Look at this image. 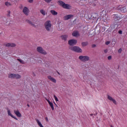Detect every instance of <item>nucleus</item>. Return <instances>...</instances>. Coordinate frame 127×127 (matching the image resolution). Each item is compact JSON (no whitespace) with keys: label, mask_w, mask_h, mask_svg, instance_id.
<instances>
[{"label":"nucleus","mask_w":127,"mask_h":127,"mask_svg":"<svg viewBox=\"0 0 127 127\" xmlns=\"http://www.w3.org/2000/svg\"><path fill=\"white\" fill-rule=\"evenodd\" d=\"M15 74L14 73H9L8 74V78H11L12 79H13L15 78Z\"/></svg>","instance_id":"17"},{"label":"nucleus","mask_w":127,"mask_h":127,"mask_svg":"<svg viewBox=\"0 0 127 127\" xmlns=\"http://www.w3.org/2000/svg\"><path fill=\"white\" fill-rule=\"evenodd\" d=\"M72 35L74 37H78V36H80V34H79V32L77 31H74L72 32Z\"/></svg>","instance_id":"12"},{"label":"nucleus","mask_w":127,"mask_h":127,"mask_svg":"<svg viewBox=\"0 0 127 127\" xmlns=\"http://www.w3.org/2000/svg\"><path fill=\"white\" fill-rule=\"evenodd\" d=\"M46 2H50L52 0H44Z\"/></svg>","instance_id":"30"},{"label":"nucleus","mask_w":127,"mask_h":127,"mask_svg":"<svg viewBox=\"0 0 127 127\" xmlns=\"http://www.w3.org/2000/svg\"><path fill=\"white\" fill-rule=\"evenodd\" d=\"M121 10L123 12H125V11H127V9L126 8V7H124L121 9Z\"/></svg>","instance_id":"25"},{"label":"nucleus","mask_w":127,"mask_h":127,"mask_svg":"<svg viewBox=\"0 0 127 127\" xmlns=\"http://www.w3.org/2000/svg\"><path fill=\"white\" fill-rule=\"evenodd\" d=\"M5 5H6V6H9L10 5H11V4L8 1H6L5 2Z\"/></svg>","instance_id":"23"},{"label":"nucleus","mask_w":127,"mask_h":127,"mask_svg":"<svg viewBox=\"0 0 127 127\" xmlns=\"http://www.w3.org/2000/svg\"><path fill=\"white\" fill-rule=\"evenodd\" d=\"M7 47H15V45L14 43H7L6 45Z\"/></svg>","instance_id":"16"},{"label":"nucleus","mask_w":127,"mask_h":127,"mask_svg":"<svg viewBox=\"0 0 127 127\" xmlns=\"http://www.w3.org/2000/svg\"><path fill=\"white\" fill-rule=\"evenodd\" d=\"M48 78L53 83H56L57 82L56 79L50 75L48 76Z\"/></svg>","instance_id":"14"},{"label":"nucleus","mask_w":127,"mask_h":127,"mask_svg":"<svg viewBox=\"0 0 127 127\" xmlns=\"http://www.w3.org/2000/svg\"><path fill=\"white\" fill-rule=\"evenodd\" d=\"M29 2L30 3H32V2H33V0H28Z\"/></svg>","instance_id":"34"},{"label":"nucleus","mask_w":127,"mask_h":127,"mask_svg":"<svg viewBox=\"0 0 127 127\" xmlns=\"http://www.w3.org/2000/svg\"><path fill=\"white\" fill-rule=\"evenodd\" d=\"M37 51L39 52V53H41V54H43V55H46V54H47L46 51L43 50V48L41 47H38L37 48Z\"/></svg>","instance_id":"5"},{"label":"nucleus","mask_w":127,"mask_h":127,"mask_svg":"<svg viewBox=\"0 0 127 127\" xmlns=\"http://www.w3.org/2000/svg\"><path fill=\"white\" fill-rule=\"evenodd\" d=\"M44 25H45L46 30L47 31H50V30H51V27L52 26V25L51 24V21L50 20L46 21V22H45Z\"/></svg>","instance_id":"3"},{"label":"nucleus","mask_w":127,"mask_h":127,"mask_svg":"<svg viewBox=\"0 0 127 127\" xmlns=\"http://www.w3.org/2000/svg\"><path fill=\"white\" fill-rule=\"evenodd\" d=\"M7 112L8 116H9V117H11V118H12L13 119L16 120V121L18 120L17 119V118H16V117L14 116L13 115H12V114H11V111H10L9 109L7 110Z\"/></svg>","instance_id":"7"},{"label":"nucleus","mask_w":127,"mask_h":127,"mask_svg":"<svg viewBox=\"0 0 127 127\" xmlns=\"http://www.w3.org/2000/svg\"><path fill=\"white\" fill-rule=\"evenodd\" d=\"M88 42H83L81 43L82 46H87L88 45Z\"/></svg>","instance_id":"22"},{"label":"nucleus","mask_w":127,"mask_h":127,"mask_svg":"<svg viewBox=\"0 0 127 127\" xmlns=\"http://www.w3.org/2000/svg\"><path fill=\"white\" fill-rule=\"evenodd\" d=\"M68 44L70 46L76 45L77 44V40L76 39H70L68 41Z\"/></svg>","instance_id":"6"},{"label":"nucleus","mask_w":127,"mask_h":127,"mask_svg":"<svg viewBox=\"0 0 127 127\" xmlns=\"http://www.w3.org/2000/svg\"><path fill=\"white\" fill-rule=\"evenodd\" d=\"M118 32H119V34H123V31H122V30L119 31Z\"/></svg>","instance_id":"31"},{"label":"nucleus","mask_w":127,"mask_h":127,"mask_svg":"<svg viewBox=\"0 0 127 127\" xmlns=\"http://www.w3.org/2000/svg\"><path fill=\"white\" fill-rule=\"evenodd\" d=\"M108 99L110 101H111L112 102H113V103L115 104V105H117V101L114 99V98H113V97H112L111 96L108 95Z\"/></svg>","instance_id":"11"},{"label":"nucleus","mask_w":127,"mask_h":127,"mask_svg":"<svg viewBox=\"0 0 127 127\" xmlns=\"http://www.w3.org/2000/svg\"><path fill=\"white\" fill-rule=\"evenodd\" d=\"M23 12L25 14V15H28L29 13V9H28V7L25 6L23 8Z\"/></svg>","instance_id":"8"},{"label":"nucleus","mask_w":127,"mask_h":127,"mask_svg":"<svg viewBox=\"0 0 127 127\" xmlns=\"http://www.w3.org/2000/svg\"><path fill=\"white\" fill-rule=\"evenodd\" d=\"M36 121L37 122V124L39 127H44L39 120L36 119Z\"/></svg>","instance_id":"15"},{"label":"nucleus","mask_w":127,"mask_h":127,"mask_svg":"<svg viewBox=\"0 0 127 127\" xmlns=\"http://www.w3.org/2000/svg\"><path fill=\"white\" fill-rule=\"evenodd\" d=\"M122 49H120L118 50V53H122Z\"/></svg>","instance_id":"33"},{"label":"nucleus","mask_w":127,"mask_h":127,"mask_svg":"<svg viewBox=\"0 0 127 127\" xmlns=\"http://www.w3.org/2000/svg\"><path fill=\"white\" fill-rule=\"evenodd\" d=\"M117 15H115V16L114 17V18L115 19H116V18H117Z\"/></svg>","instance_id":"37"},{"label":"nucleus","mask_w":127,"mask_h":127,"mask_svg":"<svg viewBox=\"0 0 127 127\" xmlns=\"http://www.w3.org/2000/svg\"><path fill=\"white\" fill-rule=\"evenodd\" d=\"M8 13H10V11H8Z\"/></svg>","instance_id":"38"},{"label":"nucleus","mask_w":127,"mask_h":127,"mask_svg":"<svg viewBox=\"0 0 127 127\" xmlns=\"http://www.w3.org/2000/svg\"><path fill=\"white\" fill-rule=\"evenodd\" d=\"M110 43V41H107L105 43V44H106V45H109Z\"/></svg>","instance_id":"32"},{"label":"nucleus","mask_w":127,"mask_h":127,"mask_svg":"<svg viewBox=\"0 0 127 127\" xmlns=\"http://www.w3.org/2000/svg\"><path fill=\"white\" fill-rule=\"evenodd\" d=\"M72 16H73V15H72V14L65 15L64 17V20H68L69 19H70V18H72Z\"/></svg>","instance_id":"10"},{"label":"nucleus","mask_w":127,"mask_h":127,"mask_svg":"<svg viewBox=\"0 0 127 127\" xmlns=\"http://www.w3.org/2000/svg\"><path fill=\"white\" fill-rule=\"evenodd\" d=\"M17 61H19V62L21 63V64H24V61H22V60L20 59H17Z\"/></svg>","instance_id":"26"},{"label":"nucleus","mask_w":127,"mask_h":127,"mask_svg":"<svg viewBox=\"0 0 127 127\" xmlns=\"http://www.w3.org/2000/svg\"><path fill=\"white\" fill-rule=\"evenodd\" d=\"M105 13H106V11H105V10H103L102 11V12L100 13V14H101V15H103V14H105Z\"/></svg>","instance_id":"27"},{"label":"nucleus","mask_w":127,"mask_h":127,"mask_svg":"<svg viewBox=\"0 0 127 127\" xmlns=\"http://www.w3.org/2000/svg\"><path fill=\"white\" fill-rule=\"evenodd\" d=\"M15 79H20V78H21V76L18 74H15Z\"/></svg>","instance_id":"21"},{"label":"nucleus","mask_w":127,"mask_h":127,"mask_svg":"<svg viewBox=\"0 0 127 127\" xmlns=\"http://www.w3.org/2000/svg\"><path fill=\"white\" fill-rule=\"evenodd\" d=\"M69 49L74 52H76L77 53H82L83 52V50L78 46L70 47Z\"/></svg>","instance_id":"2"},{"label":"nucleus","mask_w":127,"mask_h":127,"mask_svg":"<svg viewBox=\"0 0 127 127\" xmlns=\"http://www.w3.org/2000/svg\"><path fill=\"white\" fill-rule=\"evenodd\" d=\"M54 98L56 102H59V100L58 99V98H57V96H56V95H54Z\"/></svg>","instance_id":"24"},{"label":"nucleus","mask_w":127,"mask_h":127,"mask_svg":"<svg viewBox=\"0 0 127 127\" xmlns=\"http://www.w3.org/2000/svg\"><path fill=\"white\" fill-rule=\"evenodd\" d=\"M14 113L15 115H16V116H17V117H18V118H21V117H22V115H21V114L20 113L19 111L18 110H15L14 111Z\"/></svg>","instance_id":"9"},{"label":"nucleus","mask_w":127,"mask_h":127,"mask_svg":"<svg viewBox=\"0 0 127 127\" xmlns=\"http://www.w3.org/2000/svg\"><path fill=\"white\" fill-rule=\"evenodd\" d=\"M45 120L47 122H48V118L46 117Z\"/></svg>","instance_id":"35"},{"label":"nucleus","mask_w":127,"mask_h":127,"mask_svg":"<svg viewBox=\"0 0 127 127\" xmlns=\"http://www.w3.org/2000/svg\"><path fill=\"white\" fill-rule=\"evenodd\" d=\"M78 59L82 62H87V61L90 60V57L88 56H80L78 57Z\"/></svg>","instance_id":"4"},{"label":"nucleus","mask_w":127,"mask_h":127,"mask_svg":"<svg viewBox=\"0 0 127 127\" xmlns=\"http://www.w3.org/2000/svg\"><path fill=\"white\" fill-rule=\"evenodd\" d=\"M40 13H41V14H42V15H46V11H45V10L43 9H41L40 10Z\"/></svg>","instance_id":"18"},{"label":"nucleus","mask_w":127,"mask_h":127,"mask_svg":"<svg viewBox=\"0 0 127 127\" xmlns=\"http://www.w3.org/2000/svg\"><path fill=\"white\" fill-rule=\"evenodd\" d=\"M108 60H112V56H109L108 57Z\"/></svg>","instance_id":"29"},{"label":"nucleus","mask_w":127,"mask_h":127,"mask_svg":"<svg viewBox=\"0 0 127 127\" xmlns=\"http://www.w3.org/2000/svg\"><path fill=\"white\" fill-rule=\"evenodd\" d=\"M105 53H107L108 52V50H104Z\"/></svg>","instance_id":"36"},{"label":"nucleus","mask_w":127,"mask_h":127,"mask_svg":"<svg viewBox=\"0 0 127 127\" xmlns=\"http://www.w3.org/2000/svg\"><path fill=\"white\" fill-rule=\"evenodd\" d=\"M61 37L63 40H64V41H66V40H67V38H68V35H63Z\"/></svg>","instance_id":"19"},{"label":"nucleus","mask_w":127,"mask_h":127,"mask_svg":"<svg viewBox=\"0 0 127 127\" xmlns=\"http://www.w3.org/2000/svg\"><path fill=\"white\" fill-rule=\"evenodd\" d=\"M58 3L59 5L62 6L63 8H65V9H71L72 8V6H71V5L69 4H66L62 0L59 1Z\"/></svg>","instance_id":"1"},{"label":"nucleus","mask_w":127,"mask_h":127,"mask_svg":"<svg viewBox=\"0 0 127 127\" xmlns=\"http://www.w3.org/2000/svg\"><path fill=\"white\" fill-rule=\"evenodd\" d=\"M47 101L48 104L50 105L52 110L53 111H54V105H53V103L52 102H50V101H49V100H48V99H47Z\"/></svg>","instance_id":"13"},{"label":"nucleus","mask_w":127,"mask_h":127,"mask_svg":"<svg viewBox=\"0 0 127 127\" xmlns=\"http://www.w3.org/2000/svg\"><path fill=\"white\" fill-rule=\"evenodd\" d=\"M51 13H52L53 15H57V14H58V12H56V11L54 10H51Z\"/></svg>","instance_id":"20"},{"label":"nucleus","mask_w":127,"mask_h":127,"mask_svg":"<svg viewBox=\"0 0 127 127\" xmlns=\"http://www.w3.org/2000/svg\"><path fill=\"white\" fill-rule=\"evenodd\" d=\"M28 23H29L30 24H31V25L34 26V24H33V23H32V22H31V21H28Z\"/></svg>","instance_id":"28"}]
</instances>
